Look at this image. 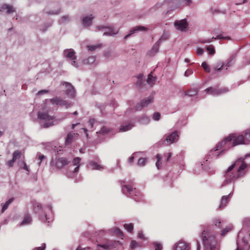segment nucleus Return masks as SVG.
<instances>
[{
    "instance_id": "338daca9",
    "label": "nucleus",
    "mask_w": 250,
    "mask_h": 250,
    "mask_svg": "<svg viewBox=\"0 0 250 250\" xmlns=\"http://www.w3.org/2000/svg\"><path fill=\"white\" fill-rule=\"evenodd\" d=\"M72 64L75 66V67H78V64L76 62L75 60H73L72 63Z\"/></svg>"
},
{
    "instance_id": "c9c22d12",
    "label": "nucleus",
    "mask_w": 250,
    "mask_h": 250,
    "mask_svg": "<svg viewBox=\"0 0 250 250\" xmlns=\"http://www.w3.org/2000/svg\"><path fill=\"white\" fill-rule=\"evenodd\" d=\"M125 228L129 232H132L133 229V225L132 223L125 224L124 225Z\"/></svg>"
},
{
    "instance_id": "a878e982",
    "label": "nucleus",
    "mask_w": 250,
    "mask_h": 250,
    "mask_svg": "<svg viewBox=\"0 0 250 250\" xmlns=\"http://www.w3.org/2000/svg\"><path fill=\"white\" fill-rule=\"evenodd\" d=\"M198 90L197 88H193L185 92L186 95L189 96H193L198 93Z\"/></svg>"
},
{
    "instance_id": "e433bc0d",
    "label": "nucleus",
    "mask_w": 250,
    "mask_h": 250,
    "mask_svg": "<svg viewBox=\"0 0 250 250\" xmlns=\"http://www.w3.org/2000/svg\"><path fill=\"white\" fill-rule=\"evenodd\" d=\"M109 31L108 32H105L104 33V35H112L117 33L118 31H114V29L110 27L108 28Z\"/></svg>"
},
{
    "instance_id": "1a4fd4ad",
    "label": "nucleus",
    "mask_w": 250,
    "mask_h": 250,
    "mask_svg": "<svg viewBox=\"0 0 250 250\" xmlns=\"http://www.w3.org/2000/svg\"><path fill=\"white\" fill-rule=\"evenodd\" d=\"M153 98L150 96L145 99L141 103L136 104L135 107V110L138 111L142 110L144 107L147 106L149 104L152 103L153 102Z\"/></svg>"
},
{
    "instance_id": "58836bf2",
    "label": "nucleus",
    "mask_w": 250,
    "mask_h": 250,
    "mask_svg": "<svg viewBox=\"0 0 250 250\" xmlns=\"http://www.w3.org/2000/svg\"><path fill=\"white\" fill-rule=\"evenodd\" d=\"M147 159L145 158H141L138 160V165L139 166H144L145 165Z\"/></svg>"
},
{
    "instance_id": "bf43d9fd",
    "label": "nucleus",
    "mask_w": 250,
    "mask_h": 250,
    "mask_svg": "<svg viewBox=\"0 0 250 250\" xmlns=\"http://www.w3.org/2000/svg\"><path fill=\"white\" fill-rule=\"evenodd\" d=\"M138 237L141 239H144V234L142 232H140L138 233Z\"/></svg>"
},
{
    "instance_id": "6e6552de",
    "label": "nucleus",
    "mask_w": 250,
    "mask_h": 250,
    "mask_svg": "<svg viewBox=\"0 0 250 250\" xmlns=\"http://www.w3.org/2000/svg\"><path fill=\"white\" fill-rule=\"evenodd\" d=\"M123 192L125 195L128 194L131 196H137L139 194V192L135 188H133L131 186L124 185L123 186Z\"/></svg>"
},
{
    "instance_id": "3c124183",
    "label": "nucleus",
    "mask_w": 250,
    "mask_h": 250,
    "mask_svg": "<svg viewBox=\"0 0 250 250\" xmlns=\"http://www.w3.org/2000/svg\"><path fill=\"white\" fill-rule=\"evenodd\" d=\"M15 162V161L12 158V160L8 161L7 162V164L9 167H12L13 166L14 163Z\"/></svg>"
},
{
    "instance_id": "052dcab7",
    "label": "nucleus",
    "mask_w": 250,
    "mask_h": 250,
    "mask_svg": "<svg viewBox=\"0 0 250 250\" xmlns=\"http://www.w3.org/2000/svg\"><path fill=\"white\" fill-rule=\"evenodd\" d=\"M44 155H39V160L40 161V162H39V164H40V163H41L42 160L44 159Z\"/></svg>"
},
{
    "instance_id": "f8f14e48",
    "label": "nucleus",
    "mask_w": 250,
    "mask_h": 250,
    "mask_svg": "<svg viewBox=\"0 0 250 250\" xmlns=\"http://www.w3.org/2000/svg\"><path fill=\"white\" fill-rule=\"evenodd\" d=\"M69 161L66 158L62 157L59 158L56 162V167L57 168L61 169L65 166L68 165Z\"/></svg>"
},
{
    "instance_id": "cd10ccee",
    "label": "nucleus",
    "mask_w": 250,
    "mask_h": 250,
    "mask_svg": "<svg viewBox=\"0 0 250 250\" xmlns=\"http://www.w3.org/2000/svg\"><path fill=\"white\" fill-rule=\"evenodd\" d=\"M244 137L245 140H246V143H247V144L250 143V128L247 129L244 132Z\"/></svg>"
},
{
    "instance_id": "4be33fe9",
    "label": "nucleus",
    "mask_w": 250,
    "mask_h": 250,
    "mask_svg": "<svg viewBox=\"0 0 250 250\" xmlns=\"http://www.w3.org/2000/svg\"><path fill=\"white\" fill-rule=\"evenodd\" d=\"M81 161V158L79 157H76L73 160V165L74 166H76L77 167L74 169L73 172L76 173L78 172L79 169L80 165L79 163Z\"/></svg>"
},
{
    "instance_id": "393cba45",
    "label": "nucleus",
    "mask_w": 250,
    "mask_h": 250,
    "mask_svg": "<svg viewBox=\"0 0 250 250\" xmlns=\"http://www.w3.org/2000/svg\"><path fill=\"white\" fill-rule=\"evenodd\" d=\"M224 65V64L222 62H218L216 64H214L212 66V68L215 71H220L222 69Z\"/></svg>"
},
{
    "instance_id": "4d7b16f0",
    "label": "nucleus",
    "mask_w": 250,
    "mask_h": 250,
    "mask_svg": "<svg viewBox=\"0 0 250 250\" xmlns=\"http://www.w3.org/2000/svg\"><path fill=\"white\" fill-rule=\"evenodd\" d=\"M45 248V245L44 244H42V247L35 248L33 250H44Z\"/></svg>"
},
{
    "instance_id": "6ab92c4d",
    "label": "nucleus",
    "mask_w": 250,
    "mask_h": 250,
    "mask_svg": "<svg viewBox=\"0 0 250 250\" xmlns=\"http://www.w3.org/2000/svg\"><path fill=\"white\" fill-rule=\"evenodd\" d=\"M94 17L91 15L90 16H86L83 18L82 22L85 27H87L91 24L92 21L94 19Z\"/></svg>"
},
{
    "instance_id": "473e14b6",
    "label": "nucleus",
    "mask_w": 250,
    "mask_h": 250,
    "mask_svg": "<svg viewBox=\"0 0 250 250\" xmlns=\"http://www.w3.org/2000/svg\"><path fill=\"white\" fill-rule=\"evenodd\" d=\"M33 208L35 213L39 212L40 210H42V205L40 204L37 203L34 204Z\"/></svg>"
},
{
    "instance_id": "f03ea898",
    "label": "nucleus",
    "mask_w": 250,
    "mask_h": 250,
    "mask_svg": "<svg viewBox=\"0 0 250 250\" xmlns=\"http://www.w3.org/2000/svg\"><path fill=\"white\" fill-rule=\"evenodd\" d=\"M202 240L207 250H216V240L214 234L210 232L205 231L202 233Z\"/></svg>"
},
{
    "instance_id": "9d476101",
    "label": "nucleus",
    "mask_w": 250,
    "mask_h": 250,
    "mask_svg": "<svg viewBox=\"0 0 250 250\" xmlns=\"http://www.w3.org/2000/svg\"><path fill=\"white\" fill-rule=\"evenodd\" d=\"M174 26L177 30L181 31H185L188 28V24L187 21L184 19L175 21Z\"/></svg>"
},
{
    "instance_id": "5701e85b",
    "label": "nucleus",
    "mask_w": 250,
    "mask_h": 250,
    "mask_svg": "<svg viewBox=\"0 0 250 250\" xmlns=\"http://www.w3.org/2000/svg\"><path fill=\"white\" fill-rule=\"evenodd\" d=\"M146 30H147L146 28L144 26H137L134 29H133L130 31V34L126 35L125 37V39H127L128 37H129L130 36V35L133 34L134 33V32L136 31H146Z\"/></svg>"
},
{
    "instance_id": "774afa93",
    "label": "nucleus",
    "mask_w": 250,
    "mask_h": 250,
    "mask_svg": "<svg viewBox=\"0 0 250 250\" xmlns=\"http://www.w3.org/2000/svg\"><path fill=\"white\" fill-rule=\"evenodd\" d=\"M136 83H137V84L138 85H141V84H142V81H141V80L140 79V78H138V81Z\"/></svg>"
},
{
    "instance_id": "0e129e2a",
    "label": "nucleus",
    "mask_w": 250,
    "mask_h": 250,
    "mask_svg": "<svg viewBox=\"0 0 250 250\" xmlns=\"http://www.w3.org/2000/svg\"><path fill=\"white\" fill-rule=\"evenodd\" d=\"M47 91H46V90H41V91H39V92H38V94L39 95H40V94H42V93H47Z\"/></svg>"
},
{
    "instance_id": "2eb2a0df",
    "label": "nucleus",
    "mask_w": 250,
    "mask_h": 250,
    "mask_svg": "<svg viewBox=\"0 0 250 250\" xmlns=\"http://www.w3.org/2000/svg\"><path fill=\"white\" fill-rule=\"evenodd\" d=\"M189 249L188 245L183 241L179 242L174 247L175 250H189Z\"/></svg>"
},
{
    "instance_id": "7c9ffc66",
    "label": "nucleus",
    "mask_w": 250,
    "mask_h": 250,
    "mask_svg": "<svg viewBox=\"0 0 250 250\" xmlns=\"http://www.w3.org/2000/svg\"><path fill=\"white\" fill-rule=\"evenodd\" d=\"M89 165L91 167H92V169H93L100 170L103 168V167L102 166H100L97 163L93 161L90 162L89 163Z\"/></svg>"
},
{
    "instance_id": "412c9836",
    "label": "nucleus",
    "mask_w": 250,
    "mask_h": 250,
    "mask_svg": "<svg viewBox=\"0 0 250 250\" xmlns=\"http://www.w3.org/2000/svg\"><path fill=\"white\" fill-rule=\"evenodd\" d=\"M216 39L230 40V38L229 36L224 37L222 34H220V35H218L216 38H214L213 37L211 39H208L207 40H204L202 41L201 42L202 43L210 42H212V40Z\"/></svg>"
},
{
    "instance_id": "72a5a7b5",
    "label": "nucleus",
    "mask_w": 250,
    "mask_h": 250,
    "mask_svg": "<svg viewBox=\"0 0 250 250\" xmlns=\"http://www.w3.org/2000/svg\"><path fill=\"white\" fill-rule=\"evenodd\" d=\"M157 159V162L156 163V166L159 169L161 167L162 163L161 162V156L160 154H157L156 156Z\"/></svg>"
},
{
    "instance_id": "864d4df0",
    "label": "nucleus",
    "mask_w": 250,
    "mask_h": 250,
    "mask_svg": "<svg viewBox=\"0 0 250 250\" xmlns=\"http://www.w3.org/2000/svg\"><path fill=\"white\" fill-rule=\"evenodd\" d=\"M203 52H204V50L203 49L201 48H198L197 49V50H196V53L197 54L199 55V56H201L203 54Z\"/></svg>"
},
{
    "instance_id": "4c0bfd02",
    "label": "nucleus",
    "mask_w": 250,
    "mask_h": 250,
    "mask_svg": "<svg viewBox=\"0 0 250 250\" xmlns=\"http://www.w3.org/2000/svg\"><path fill=\"white\" fill-rule=\"evenodd\" d=\"M110 132V129L106 126H103L99 131L100 133L104 135Z\"/></svg>"
},
{
    "instance_id": "6e6d98bb",
    "label": "nucleus",
    "mask_w": 250,
    "mask_h": 250,
    "mask_svg": "<svg viewBox=\"0 0 250 250\" xmlns=\"http://www.w3.org/2000/svg\"><path fill=\"white\" fill-rule=\"evenodd\" d=\"M214 223H215V225L216 227H218V228H221V222L220 221V220L219 219H216L215 221H214Z\"/></svg>"
},
{
    "instance_id": "a19ab883",
    "label": "nucleus",
    "mask_w": 250,
    "mask_h": 250,
    "mask_svg": "<svg viewBox=\"0 0 250 250\" xmlns=\"http://www.w3.org/2000/svg\"><path fill=\"white\" fill-rule=\"evenodd\" d=\"M207 51L210 55H213L215 53V49L212 45H209L207 48Z\"/></svg>"
},
{
    "instance_id": "f704fd0d",
    "label": "nucleus",
    "mask_w": 250,
    "mask_h": 250,
    "mask_svg": "<svg viewBox=\"0 0 250 250\" xmlns=\"http://www.w3.org/2000/svg\"><path fill=\"white\" fill-rule=\"evenodd\" d=\"M95 61V58L94 56H91L88 58L86 60L84 61V63L85 64H92Z\"/></svg>"
},
{
    "instance_id": "39448f33",
    "label": "nucleus",
    "mask_w": 250,
    "mask_h": 250,
    "mask_svg": "<svg viewBox=\"0 0 250 250\" xmlns=\"http://www.w3.org/2000/svg\"><path fill=\"white\" fill-rule=\"evenodd\" d=\"M38 117L40 120L46 121L43 125L44 128H47L53 125V120L54 117L49 115L47 113H43L39 112L38 113Z\"/></svg>"
},
{
    "instance_id": "20e7f679",
    "label": "nucleus",
    "mask_w": 250,
    "mask_h": 250,
    "mask_svg": "<svg viewBox=\"0 0 250 250\" xmlns=\"http://www.w3.org/2000/svg\"><path fill=\"white\" fill-rule=\"evenodd\" d=\"M208 94L213 96H218L228 92L229 90L228 88L223 87L219 88L218 87H209L205 90Z\"/></svg>"
},
{
    "instance_id": "49530a36",
    "label": "nucleus",
    "mask_w": 250,
    "mask_h": 250,
    "mask_svg": "<svg viewBox=\"0 0 250 250\" xmlns=\"http://www.w3.org/2000/svg\"><path fill=\"white\" fill-rule=\"evenodd\" d=\"M69 20V17L68 16H63L60 20V22L61 23H63L65 22L66 21H68Z\"/></svg>"
},
{
    "instance_id": "4468645a",
    "label": "nucleus",
    "mask_w": 250,
    "mask_h": 250,
    "mask_svg": "<svg viewBox=\"0 0 250 250\" xmlns=\"http://www.w3.org/2000/svg\"><path fill=\"white\" fill-rule=\"evenodd\" d=\"M66 87V93L71 97H74L75 96V90L73 86L69 83L65 82L64 84Z\"/></svg>"
},
{
    "instance_id": "e2e57ef3",
    "label": "nucleus",
    "mask_w": 250,
    "mask_h": 250,
    "mask_svg": "<svg viewBox=\"0 0 250 250\" xmlns=\"http://www.w3.org/2000/svg\"><path fill=\"white\" fill-rule=\"evenodd\" d=\"M94 120H90L89 121V124L90 125L91 127H92L93 126V124H94Z\"/></svg>"
},
{
    "instance_id": "5fc2aeb1",
    "label": "nucleus",
    "mask_w": 250,
    "mask_h": 250,
    "mask_svg": "<svg viewBox=\"0 0 250 250\" xmlns=\"http://www.w3.org/2000/svg\"><path fill=\"white\" fill-rule=\"evenodd\" d=\"M164 156L165 157H167V159L166 160V162H168L169 161V160L171 158V153L169 152V153H167L165 154Z\"/></svg>"
},
{
    "instance_id": "69168bd1",
    "label": "nucleus",
    "mask_w": 250,
    "mask_h": 250,
    "mask_svg": "<svg viewBox=\"0 0 250 250\" xmlns=\"http://www.w3.org/2000/svg\"><path fill=\"white\" fill-rule=\"evenodd\" d=\"M185 2L187 5H189L190 4V3L191 2V0H185Z\"/></svg>"
},
{
    "instance_id": "bb28decb",
    "label": "nucleus",
    "mask_w": 250,
    "mask_h": 250,
    "mask_svg": "<svg viewBox=\"0 0 250 250\" xmlns=\"http://www.w3.org/2000/svg\"><path fill=\"white\" fill-rule=\"evenodd\" d=\"M32 219L29 214L25 215L22 222L21 223V225H26L29 224L31 222Z\"/></svg>"
},
{
    "instance_id": "603ef678",
    "label": "nucleus",
    "mask_w": 250,
    "mask_h": 250,
    "mask_svg": "<svg viewBox=\"0 0 250 250\" xmlns=\"http://www.w3.org/2000/svg\"><path fill=\"white\" fill-rule=\"evenodd\" d=\"M22 163L23 164L22 168L23 169L25 170L26 171H27V173H28L29 172V169L26 165V163L25 162V161H22Z\"/></svg>"
},
{
    "instance_id": "0eeeda50",
    "label": "nucleus",
    "mask_w": 250,
    "mask_h": 250,
    "mask_svg": "<svg viewBox=\"0 0 250 250\" xmlns=\"http://www.w3.org/2000/svg\"><path fill=\"white\" fill-rule=\"evenodd\" d=\"M50 102L52 104H56L59 106H64L66 108L69 107L72 105L71 103L57 97L51 99L50 100Z\"/></svg>"
},
{
    "instance_id": "b1692460",
    "label": "nucleus",
    "mask_w": 250,
    "mask_h": 250,
    "mask_svg": "<svg viewBox=\"0 0 250 250\" xmlns=\"http://www.w3.org/2000/svg\"><path fill=\"white\" fill-rule=\"evenodd\" d=\"M134 126V125L132 123H129L126 125H123L120 128V131L124 132L128 131L132 128Z\"/></svg>"
},
{
    "instance_id": "423d86ee",
    "label": "nucleus",
    "mask_w": 250,
    "mask_h": 250,
    "mask_svg": "<svg viewBox=\"0 0 250 250\" xmlns=\"http://www.w3.org/2000/svg\"><path fill=\"white\" fill-rule=\"evenodd\" d=\"M229 135L234 146L240 145L247 144V143H246V140H245L244 136L243 134L231 133Z\"/></svg>"
},
{
    "instance_id": "13d9d810",
    "label": "nucleus",
    "mask_w": 250,
    "mask_h": 250,
    "mask_svg": "<svg viewBox=\"0 0 250 250\" xmlns=\"http://www.w3.org/2000/svg\"><path fill=\"white\" fill-rule=\"evenodd\" d=\"M192 71L191 70H187L185 73V76L186 77L188 76L190 74H192Z\"/></svg>"
},
{
    "instance_id": "ea45409f",
    "label": "nucleus",
    "mask_w": 250,
    "mask_h": 250,
    "mask_svg": "<svg viewBox=\"0 0 250 250\" xmlns=\"http://www.w3.org/2000/svg\"><path fill=\"white\" fill-rule=\"evenodd\" d=\"M114 232L118 237H121L122 239H123L124 234L123 232L119 229L116 228Z\"/></svg>"
},
{
    "instance_id": "09e8293b",
    "label": "nucleus",
    "mask_w": 250,
    "mask_h": 250,
    "mask_svg": "<svg viewBox=\"0 0 250 250\" xmlns=\"http://www.w3.org/2000/svg\"><path fill=\"white\" fill-rule=\"evenodd\" d=\"M155 250H162V246L160 243L155 242L154 243Z\"/></svg>"
},
{
    "instance_id": "c756f323",
    "label": "nucleus",
    "mask_w": 250,
    "mask_h": 250,
    "mask_svg": "<svg viewBox=\"0 0 250 250\" xmlns=\"http://www.w3.org/2000/svg\"><path fill=\"white\" fill-rule=\"evenodd\" d=\"M156 78L153 77L151 73H150L148 76L147 83L151 85L153 84L156 81Z\"/></svg>"
},
{
    "instance_id": "8fccbe9b",
    "label": "nucleus",
    "mask_w": 250,
    "mask_h": 250,
    "mask_svg": "<svg viewBox=\"0 0 250 250\" xmlns=\"http://www.w3.org/2000/svg\"><path fill=\"white\" fill-rule=\"evenodd\" d=\"M138 243L134 240L131 241L130 243V247L131 249H134L138 246Z\"/></svg>"
},
{
    "instance_id": "f257e3e1",
    "label": "nucleus",
    "mask_w": 250,
    "mask_h": 250,
    "mask_svg": "<svg viewBox=\"0 0 250 250\" xmlns=\"http://www.w3.org/2000/svg\"><path fill=\"white\" fill-rule=\"evenodd\" d=\"M245 158H240L237 159L227 170L224 175L225 178L223 186L229 184L235 181L245 175L247 172L248 165L245 161Z\"/></svg>"
},
{
    "instance_id": "c85d7f7f",
    "label": "nucleus",
    "mask_w": 250,
    "mask_h": 250,
    "mask_svg": "<svg viewBox=\"0 0 250 250\" xmlns=\"http://www.w3.org/2000/svg\"><path fill=\"white\" fill-rule=\"evenodd\" d=\"M22 155L21 152L19 150H16L13 153V159L16 161L17 159H20Z\"/></svg>"
},
{
    "instance_id": "680f3d73",
    "label": "nucleus",
    "mask_w": 250,
    "mask_h": 250,
    "mask_svg": "<svg viewBox=\"0 0 250 250\" xmlns=\"http://www.w3.org/2000/svg\"><path fill=\"white\" fill-rule=\"evenodd\" d=\"M134 157L133 156H131L129 158V160H128V162L129 163H130V164H131L133 161H134Z\"/></svg>"
},
{
    "instance_id": "de8ad7c7",
    "label": "nucleus",
    "mask_w": 250,
    "mask_h": 250,
    "mask_svg": "<svg viewBox=\"0 0 250 250\" xmlns=\"http://www.w3.org/2000/svg\"><path fill=\"white\" fill-rule=\"evenodd\" d=\"M161 117L160 113L159 112H155L153 116V120L158 121L160 120Z\"/></svg>"
},
{
    "instance_id": "2f4dec72",
    "label": "nucleus",
    "mask_w": 250,
    "mask_h": 250,
    "mask_svg": "<svg viewBox=\"0 0 250 250\" xmlns=\"http://www.w3.org/2000/svg\"><path fill=\"white\" fill-rule=\"evenodd\" d=\"M13 198L9 199L6 203L2 206L1 213H3L4 211L8 208L9 205L12 202Z\"/></svg>"
},
{
    "instance_id": "9b49d317",
    "label": "nucleus",
    "mask_w": 250,
    "mask_h": 250,
    "mask_svg": "<svg viewBox=\"0 0 250 250\" xmlns=\"http://www.w3.org/2000/svg\"><path fill=\"white\" fill-rule=\"evenodd\" d=\"M119 244V241H108L106 244L104 245H98L97 248H102L104 250H111L113 248L116 247Z\"/></svg>"
},
{
    "instance_id": "ddd939ff",
    "label": "nucleus",
    "mask_w": 250,
    "mask_h": 250,
    "mask_svg": "<svg viewBox=\"0 0 250 250\" xmlns=\"http://www.w3.org/2000/svg\"><path fill=\"white\" fill-rule=\"evenodd\" d=\"M78 136V134L77 133H69L65 140V145L66 146L70 145L76 139Z\"/></svg>"
},
{
    "instance_id": "37998d69",
    "label": "nucleus",
    "mask_w": 250,
    "mask_h": 250,
    "mask_svg": "<svg viewBox=\"0 0 250 250\" xmlns=\"http://www.w3.org/2000/svg\"><path fill=\"white\" fill-rule=\"evenodd\" d=\"M232 229L231 226H228L223 229L222 231V235H225L228 232L230 231Z\"/></svg>"
},
{
    "instance_id": "aec40b11",
    "label": "nucleus",
    "mask_w": 250,
    "mask_h": 250,
    "mask_svg": "<svg viewBox=\"0 0 250 250\" xmlns=\"http://www.w3.org/2000/svg\"><path fill=\"white\" fill-rule=\"evenodd\" d=\"M229 199V195L227 196H223L222 197L221 200V203L219 205V208L220 209L223 208L225 207L226 206L227 204H228Z\"/></svg>"
},
{
    "instance_id": "a18cd8bd",
    "label": "nucleus",
    "mask_w": 250,
    "mask_h": 250,
    "mask_svg": "<svg viewBox=\"0 0 250 250\" xmlns=\"http://www.w3.org/2000/svg\"><path fill=\"white\" fill-rule=\"evenodd\" d=\"M159 42H157L152 48V51L154 53H156L159 50Z\"/></svg>"
},
{
    "instance_id": "c03bdc74",
    "label": "nucleus",
    "mask_w": 250,
    "mask_h": 250,
    "mask_svg": "<svg viewBox=\"0 0 250 250\" xmlns=\"http://www.w3.org/2000/svg\"><path fill=\"white\" fill-rule=\"evenodd\" d=\"M101 45L100 44L95 45H88L87 46L89 50L93 51L98 48H100Z\"/></svg>"
},
{
    "instance_id": "a211bd4d",
    "label": "nucleus",
    "mask_w": 250,
    "mask_h": 250,
    "mask_svg": "<svg viewBox=\"0 0 250 250\" xmlns=\"http://www.w3.org/2000/svg\"><path fill=\"white\" fill-rule=\"evenodd\" d=\"M64 55L66 57L73 60H75L76 59V57L75 56V52L72 49L65 50L64 51Z\"/></svg>"
},
{
    "instance_id": "79ce46f5",
    "label": "nucleus",
    "mask_w": 250,
    "mask_h": 250,
    "mask_svg": "<svg viewBox=\"0 0 250 250\" xmlns=\"http://www.w3.org/2000/svg\"><path fill=\"white\" fill-rule=\"evenodd\" d=\"M202 66L203 67V68H204L205 71H206V72H210V69L209 66L207 63L206 62H203L202 64Z\"/></svg>"
},
{
    "instance_id": "f3484780",
    "label": "nucleus",
    "mask_w": 250,
    "mask_h": 250,
    "mask_svg": "<svg viewBox=\"0 0 250 250\" xmlns=\"http://www.w3.org/2000/svg\"><path fill=\"white\" fill-rule=\"evenodd\" d=\"M0 11H6L7 13L10 14L14 12L15 11V9L11 5L4 4L1 6Z\"/></svg>"
},
{
    "instance_id": "7ed1b4c3",
    "label": "nucleus",
    "mask_w": 250,
    "mask_h": 250,
    "mask_svg": "<svg viewBox=\"0 0 250 250\" xmlns=\"http://www.w3.org/2000/svg\"><path fill=\"white\" fill-rule=\"evenodd\" d=\"M233 143L230 135L226 137L221 142H219L213 148L214 151H216L219 150L222 151L227 150L232 147H233ZM213 151V149L210 151V153Z\"/></svg>"
},
{
    "instance_id": "dca6fc26",
    "label": "nucleus",
    "mask_w": 250,
    "mask_h": 250,
    "mask_svg": "<svg viewBox=\"0 0 250 250\" xmlns=\"http://www.w3.org/2000/svg\"><path fill=\"white\" fill-rule=\"evenodd\" d=\"M178 138V132L177 131H174L167 136L166 139V141L169 145L174 142L175 140H177Z\"/></svg>"
}]
</instances>
